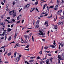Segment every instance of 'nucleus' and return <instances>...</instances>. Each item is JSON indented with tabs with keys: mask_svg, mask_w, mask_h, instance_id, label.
Masks as SVG:
<instances>
[{
	"mask_svg": "<svg viewBox=\"0 0 64 64\" xmlns=\"http://www.w3.org/2000/svg\"><path fill=\"white\" fill-rule=\"evenodd\" d=\"M50 8L54 9V10H57V8H56V6L55 7H54V6H51L50 7H49V8L50 9Z\"/></svg>",
	"mask_w": 64,
	"mask_h": 64,
	"instance_id": "nucleus-1",
	"label": "nucleus"
},
{
	"mask_svg": "<svg viewBox=\"0 0 64 64\" xmlns=\"http://www.w3.org/2000/svg\"><path fill=\"white\" fill-rule=\"evenodd\" d=\"M56 45V43H55V40H54V45L50 46L51 47H52V48H55V46Z\"/></svg>",
	"mask_w": 64,
	"mask_h": 64,
	"instance_id": "nucleus-2",
	"label": "nucleus"
},
{
	"mask_svg": "<svg viewBox=\"0 0 64 64\" xmlns=\"http://www.w3.org/2000/svg\"><path fill=\"white\" fill-rule=\"evenodd\" d=\"M57 4L56 6V8H57L58 7V6L59 5V2H60V1H59V0H57Z\"/></svg>",
	"mask_w": 64,
	"mask_h": 64,
	"instance_id": "nucleus-3",
	"label": "nucleus"
},
{
	"mask_svg": "<svg viewBox=\"0 0 64 64\" xmlns=\"http://www.w3.org/2000/svg\"><path fill=\"white\" fill-rule=\"evenodd\" d=\"M39 32L40 33L41 35H42V36H44V35H45L44 34L43 32H42L41 31L39 30Z\"/></svg>",
	"mask_w": 64,
	"mask_h": 64,
	"instance_id": "nucleus-4",
	"label": "nucleus"
},
{
	"mask_svg": "<svg viewBox=\"0 0 64 64\" xmlns=\"http://www.w3.org/2000/svg\"><path fill=\"white\" fill-rule=\"evenodd\" d=\"M58 58L60 60H63V59L61 58V57L60 56V55H58Z\"/></svg>",
	"mask_w": 64,
	"mask_h": 64,
	"instance_id": "nucleus-5",
	"label": "nucleus"
},
{
	"mask_svg": "<svg viewBox=\"0 0 64 64\" xmlns=\"http://www.w3.org/2000/svg\"><path fill=\"white\" fill-rule=\"evenodd\" d=\"M15 35L14 37V39H15L16 37V36H17V34H18V33H17V32H16L15 33Z\"/></svg>",
	"mask_w": 64,
	"mask_h": 64,
	"instance_id": "nucleus-6",
	"label": "nucleus"
},
{
	"mask_svg": "<svg viewBox=\"0 0 64 64\" xmlns=\"http://www.w3.org/2000/svg\"><path fill=\"white\" fill-rule=\"evenodd\" d=\"M16 60L17 62H18L20 60V58L18 57H17Z\"/></svg>",
	"mask_w": 64,
	"mask_h": 64,
	"instance_id": "nucleus-7",
	"label": "nucleus"
},
{
	"mask_svg": "<svg viewBox=\"0 0 64 64\" xmlns=\"http://www.w3.org/2000/svg\"><path fill=\"white\" fill-rule=\"evenodd\" d=\"M12 30V29H10V28H8L7 29V31H8V32H10V31H11Z\"/></svg>",
	"mask_w": 64,
	"mask_h": 64,
	"instance_id": "nucleus-8",
	"label": "nucleus"
},
{
	"mask_svg": "<svg viewBox=\"0 0 64 64\" xmlns=\"http://www.w3.org/2000/svg\"><path fill=\"white\" fill-rule=\"evenodd\" d=\"M61 12H62V10H60L57 12V14H59Z\"/></svg>",
	"mask_w": 64,
	"mask_h": 64,
	"instance_id": "nucleus-9",
	"label": "nucleus"
},
{
	"mask_svg": "<svg viewBox=\"0 0 64 64\" xmlns=\"http://www.w3.org/2000/svg\"><path fill=\"white\" fill-rule=\"evenodd\" d=\"M29 6V4H28L26 6L24 7L25 8H28Z\"/></svg>",
	"mask_w": 64,
	"mask_h": 64,
	"instance_id": "nucleus-10",
	"label": "nucleus"
},
{
	"mask_svg": "<svg viewBox=\"0 0 64 64\" xmlns=\"http://www.w3.org/2000/svg\"><path fill=\"white\" fill-rule=\"evenodd\" d=\"M64 18V16H62L60 17V18H59V19H63Z\"/></svg>",
	"mask_w": 64,
	"mask_h": 64,
	"instance_id": "nucleus-11",
	"label": "nucleus"
},
{
	"mask_svg": "<svg viewBox=\"0 0 64 64\" xmlns=\"http://www.w3.org/2000/svg\"><path fill=\"white\" fill-rule=\"evenodd\" d=\"M46 64H49V60L47 59L46 60Z\"/></svg>",
	"mask_w": 64,
	"mask_h": 64,
	"instance_id": "nucleus-12",
	"label": "nucleus"
},
{
	"mask_svg": "<svg viewBox=\"0 0 64 64\" xmlns=\"http://www.w3.org/2000/svg\"><path fill=\"white\" fill-rule=\"evenodd\" d=\"M34 9H34V8H32L30 10V12H32V11H33L34 10Z\"/></svg>",
	"mask_w": 64,
	"mask_h": 64,
	"instance_id": "nucleus-13",
	"label": "nucleus"
},
{
	"mask_svg": "<svg viewBox=\"0 0 64 64\" xmlns=\"http://www.w3.org/2000/svg\"><path fill=\"white\" fill-rule=\"evenodd\" d=\"M64 0H62V1H61L60 3L62 5V4L64 3Z\"/></svg>",
	"mask_w": 64,
	"mask_h": 64,
	"instance_id": "nucleus-14",
	"label": "nucleus"
},
{
	"mask_svg": "<svg viewBox=\"0 0 64 64\" xmlns=\"http://www.w3.org/2000/svg\"><path fill=\"white\" fill-rule=\"evenodd\" d=\"M9 13L10 15H12L13 14V12L12 11H10Z\"/></svg>",
	"mask_w": 64,
	"mask_h": 64,
	"instance_id": "nucleus-15",
	"label": "nucleus"
},
{
	"mask_svg": "<svg viewBox=\"0 0 64 64\" xmlns=\"http://www.w3.org/2000/svg\"><path fill=\"white\" fill-rule=\"evenodd\" d=\"M45 63V62L44 61H42V62H40V64H43V63Z\"/></svg>",
	"mask_w": 64,
	"mask_h": 64,
	"instance_id": "nucleus-16",
	"label": "nucleus"
},
{
	"mask_svg": "<svg viewBox=\"0 0 64 64\" xmlns=\"http://www.w3.org/2000/svg\"><path fill=\"white\" fill-rule=\"evenodd\" d=\"M54 29H55L57 30V26H54V28H53Z\"/></svg>",
	"mask_w": 64,
	"mask_h": 64,
	"instance_id": "nucleus-17",
	"label": "nucleus"
},
{
	"mask_svg": "<svg viewBox=\"0 0 64 64\" xmlns=\"http://www.w3.org/2000/svg\"><path fill=\"white\" fill-rule=\"evenodd\" d=\"M47 6V4H45L44 6V7H43V9H45V7H46Z\"/></svg>",
	"mask_w": 64,
	"mask_h": 64,
	"instance_id": "nucleus-18",
	"label": "nucleus"
},
{
	"mask_svg": "<svg viewBox=\"0 0 64 64\" xmlns=\"http://www.w3.org/2000/svg\"><path fill=\"white\" fill-rule=\"evenodd\" d=\"M44 49H48V46H45L44 48Z\"/></svg>",
	"mask_w": 64,
	"mask_h": 64,
	"instance_id": "nucleus-19",
	"label": "nucleus"
},
{
	"mask_svg": "<svg viewBox=\"0 0 64 64\" xmlns=\"http://www.w3.org/2000/svg\"><path fill=\"white\" fill-rule=\"evenodd\" d=\"M57 16H56L55 17L54 19V21H56V19H57Z\"/></svg>",
	"mask_w": 64,
	"mask_h": 64,
	"instance_id": "nucleus-20",
	"label": "nucleus"
},
{
	"mask_svg": "<svg viewBox=\"0 0 64 64\" xmlns=\"http://www.w3.org/2000/svg\"><path fill=\"white\" fill-rule=\"evenodd\" d=\"M46 57H47V56H46L45 58H42V59L41 60V61H43V60H45V59H46Z\"/></svg>",
	"mask_w": 64,
	"mask_h": 64,
	"instance_id": "nucleus-21",
	"label": "nucleus"
},
{
	"mask_svg": "<svg viewBox=\"0 0 64 64\" xmlns=\"http://www.w3.org/2000/svg\"><path fill=\"white\" fill-rule=\"evenodd\" d=\"M6 39H7V34H5V40H6Z\"/></svg>",
	"mask_w": 64,
	"mask_h": 64,
	"instance_id": "nucleus-22",
	"label": "nucleus"
},
{
	"mask_svg": "<svg viewBox=\"0 0 64 64\" xmlns=\"http://www.w3.org/2000/svg\"><path fill=\"white\" fill-rule=\"evenodd\" d=\"M42 50H41L40 52L39 53V54H40V55H42Z\"/></svg>",
	"mask_w": 64,
	"mask_h": 64,
	"instance_id": "nucleus-23",
	"label": "nucleus"
},
{
	"mask_svg": "<svg viewBox=\"0 0 64 64\" xmlns=\"http://www.w3.org/2000/svg\"><path fill=\"white\" fill-rule=\"evenodd\" d=\"M30 59H33L34 58H35V57H30Z\"/></svg>",
	"mask_w": 64,
	"mask_h": 64,
	"instance_id": "nucleus-24",
	"label": "nucleus"
},
{
	"mask_svg": "<svg viewBox=\"0 0 64 64\" xmlns=\"http://www.w3.org/2000/svg\"><path fill=\"white\" fill-rule=\"evenodd\" d=\"M39 27V25H37L36 27V28H38Z\"/></svg>",
	"mask_w": 64,
	"mask_h": 64,
	"instance_id": "nucleus-25",
	"label": "nucleus"
},
{
	"mask_svg": "<svg viewBox=\"0 0 64 64\" xmlns=\"http://www.w3.org/2000/svg\"><path fill=\"white\" fill-rule=\"evenodd\" d=\"M38 4V1H37L36 2H35V4L37 5V4Z\"/></svg>",
	"mask_w": 64,
	"mask_h": 64,
	"instance_id": "nucleus-26",
	"label": "nucleus"
},
{
	"mask_svg": "<svg viewBox=\"0 0 64 64\" xmlns=\"http://www.w3.org/2000/svg\"><path fill=\"white\" fill-rule=\"evenodd\" d=\"M13 16H16V13H15V14H13Z\"/></svg>",
	"mask_w": 64,
	"mask_h": 64,
	"instance_id": "nucleus-27",
	"label": "nucleus"
},
{
	"mask_svg": "<svg viewBox=\"0 0 64 64\" xmlns=\"http://www.w3.org/2000/svg\"><path fill=\"white\" fill-rule=\"evenodd\" d=\"M19 16H18V17L17 18V19L18 20H19V19H20V18H21V16H20V18L19 17Z\"/></svg>",
	"mask_w": 64,
	"mask_h": 64,
	"instance_id": "nucleus-28",
	"label": "nucleus"
},
{
	"mask_svg": "<svg viewBox=\"0 0 64 64\" xmlns=\"http://www.w3.org/2000/svg\"><path fill=\"white\" fill-rule=\"evenodd\" d=\"M52 60H53V58H51L50 59V60L51 62H52Z\"/></svg>",
	"mask_w": 64,
	"mask_h": 64,
	"instance_id": "nucleus-29",
	"label": "nucleus"
},
{
	"mask_svg": "<svg viewBox=\"0 0 64 64\" xmlns=\"http://www.w3.org/2000/svg\"><path fill=\"white\" fill-rule=\"evenodd\" d=\"M29 46L28 45L25 47L26 48H29Z\"/></svg>",
	"mask_w": 64,
	"mask_h": 64,
	"instance_id": "nucleus-30",
	"label": "nucleus"
},
{
	"mask_svg": "<svg viewBox=\"0 0 64 64\" xmlns=\"http://www.w3.org/2000/svg\"><path fill=\"white\" fill-rule=\"evenodd\" d=\"M20 20H19L17 22H16V24H18V23L19 24V23H20Z\"/></svg>",
	"mask_w": 64,
	"mask_h": 64,
	"instance_id": "nucleus-31",
	"label": "nucleus"
},
{
	"mask_svg": "<svg viewBox=\"0 0 64 64\" xmlns=\"http://www.w3.org/2000/svg\"><path fill=\"white\" fill-rule=\"evenodd\" d=\"M60 46H61L62 47L63 46V44H62L60 43Z\"/></svg>",
	"mask_w": 64,
	"mask_h": 64,
	"instance_id": "nucleus-32",
	"label": "nucleus"
},
{
	"mask_svg": "<svg viewBox=\"0 0 64 64\" xmlns=\"http://www.w3.org/2000/svg\"><path fill=\"white\" fill-rule=\"evenodd\" d=\"M8 40L9 41H10V40H11V37H10L8 38Z\"/></svg>",
	"mask_w": 64,
	"mask_h": 64,
	"instance_id": "nucleus-33",
	"label": "nucleus"
},
{
	"mask_svg": "<svg viewBox=\"0 0 64 64\" xmlns=\"http://www.w3.org/2000/svg\"><path fill=\"white\" fill-rule=\"evenodd\" d=\"M52 16H48L47 17V18H48V19H50V18H51L52 17Z\"/></svg>",
	"mask_w": 64,
	"mask_h": 64,
	"instance_id": "nucleus-34",
	"label": "nucleus"
},
{
	"mask_svg": "<svg viewBox=\"0 0 64 64\" xmlns=\"http://www.w3.org/2000/svg\"><path fill=\"white\" fill-rule=\"evenodd\" d=\"M47 24H48V22H47V21H46L45 22L44 25H46Z\"/></svg>",
	"mask_w": 64,
	"mask_h": 64,
	"instance_id": "nucleus-35",
	"label": "nucleus"
},
{
	"mask_svg": "<svg viewBox=\"0 0 64 64\" xmlns=\"http://www.w3.org/2000/svg\"><path fill=\"white\" fill-rule=\"evenodd\" d=\"M46 14V12H44L42 13V14Z\"/></svg>",
	"mask_w": 64,
	"mask_h": 64,
	"instance_id": "nucleus-36",
	"label": "nucleus"
},
{
	"mask_svg": "<svg viewBox=\"0 0 64 64\" xmlns=\"http://www.w3.org/2000/svg\"><path fill=\"white\" fill-rule=\"evenodd\" d=\"M16 53H14V57H16Z\"/></svg>",
	"mask_w": 64,
	"mask_h": 64,
	"instance_id": "nucleus-37",
	"label": "nucleus"
},
{
	"mask_svg": "<svg viewBox=\"0 0 64 64\" xmlns=\"http://www.w3.org/2000/svg\"><path fill=\"white\" fill-rule=\"evenodd\" d=\"M19 44L18 43H17L15 45V46H19Z\"/></svg>",
	"mask_w": 64,
	"mask_h": 64,
	"instance_id": "nucleus-38",
	"label": "nucleus"
},
{
	"mask_svg": "<svg viewBox=\"0 0 64 64\" xmlns=\"http://www.w3.org/2000/svg\"><path fill=\"white\" fill-rule=\"evenodd\" d=\"M46 8L48 10V11H49V7L47 6L46 7Z\"/></svg>",
	"mask_w": 64,
	"mask_h": 64,
	"instance_id": "nucleus-39",
	"label": "nucleus"
},
{
	"mask_svg": "<svg viewBox=\"0 0 64 64\" xmlns=\"http://www.w3.org/2000/svg\"><path fill=\"white\" fill-rule=\"evenodd\" d=\"M60 25H63V22H60Z\"/></svg>",
	"mask_w": 64,
	"mask_h": 64,
	"instance_id": "nucleus-40",
	"label": "nucleus"
},
{
	"mask_svg": "<svg viewBox=\"0 0 64 64\" xmlns=\"http://www.w3.org/2000/svg\"><path fill=\"white\" fill-rule=\"evenodd\" d=\"M32 40L33 42H34V38H33V36H32Z\"/></svg>",
	"mask_w": 64,
	"mask_h": 64,
	"instance_id": "nucleus-41",
	"label": "nucleus"
},
{
	"mask_svg": "<svg viewBox=\"0 0 64 64\" xmlns=\"http://www.w3.org/2000/svg\"><path fill=\"white\" fill-rule=\"evenodd\" d=\"M46 52L48 53H49V54H50V53H51V52L50 51L48 52V51H46Z\"/></svg>",
	"mask_w": 64,
	"mask_h": 64,
	"instance_id": "nucleus-42",
	"label": "nucleus"
},
{
	"mask_svg": "<svg viewBox=\"0 0 64 64\" xmlns=\"http://www.w3.org/2000/svg\"><path fill=\"white\" fill-rule=\"evenodd\" d=\"M22 56V55H21V54H20L18 56V57H19V58H21V57Z\"/></svg>",
	"mask_w": 64,
	"mask_h": 64,
	"instance_id": "nucleus-43",
	"label": "nucleus"
},
{
	"mask_svg": "<svg viewBox=\"0 0 64 64\" xmlns=\"http://www.w3.org/2000/svg\"><path fill=\"white\" fill-rule=\"evenodd\" d=\"M4 35H5V32H4L2 34V36H4Z\"/></svg>",
	"mask_w": 64,
	"mask_h": 64,
	"instance_id": "nucleus-44",
	"label": "nucleus"
},
{
	"mask_svg": "<svg viewBox=\"0 0 64 64\" xmlns=\"http://www.w3.org/2000/svg\"><path fill=\"white\" fill-rule=\"evenodd\" d=\"M39 21H37V22H36V24H39Z\"/></svg>",
	"mask_w": 64,
	"mask_h": 64,
	"instance_id": "nucleus-45",
	"label": "nucleus"
},
{
	"mask_svg": "<svg viewBox=\"0 0 64 64\" xmlns=\"http://www.w3.org/2000/svg\"><path fill=\"white\" fill-rule=\"evenodd\" d=\"M11 55V53H9L8 54V56H10Z\"/></svg>",
	"mask_w": 64,
	"mask_h": 64,
	"instance_id": "nucleus-46",
	"label": "nucleus"
},
{
	"mask_svg": "<svg viewBox=\"0 0 64 64\" xmlns=\"http://www.w3.org/2000/svg\"><path fill=\"white\" fill-rule=\"evenodd\" d=\"M5 46H3L2 47H1V49H2V48H4V47H5Z\"/></svg>",
	"mask_w": 64,
	"mask_h": 64,
	"instance_id": "nucleus-47",
	"label": "nucleus"
},
{
	"mask_svg": "<svg viewBox=\"0 0 64 64\" xmlns=\"http://www.w3.org/2000/svg\"><path fill=\"white\" fill-rule=\"evenodd\" d=\"M1 4L2 5H4V4L2 2H1Z\"/></svg>",
	"mask_w": 64,
	"mask_h": 64,
	"instance_id": "nucleus-48",
	"label": "nucleus"
},
{
	"mask_svg": "<svg viewBox=\"0 0 64 64\" xmlns=\"http://www.w3.org/2000/svg\"><path fill=\"white\" fill-rule=\"evenodd\" d=\"M2 25H4L5 24V22H4L2 23Z\"/></svg>",
	"mask_w": 64,
	"mask_h": 64,
	"instance_id": "nucleus-49",
	"label": "nucleus"
},
{
	"mask_svg": "<svg viewBox=\"0 0 64 64\" xmlns=\"http://www.w3.org/2000/svg\"><path fill=\"white\" fill-rule=\"evenodd\" d=\"M15 47H14V48H17V47H18V46H15Z\"/></svg>",
	"mask_w": 64,
	"mask_h": 64,
	"instance_id": "nucleus-50",
	"label": "nucleus"
},
{
	"mask_svg": "<svg viewBox=\"0 0 64 64\" xmlns=\"http://www.w3.org/2000/svg\"><path fill=\"white\" fill-rule=\"evenodd\" d=\"M24 43H25V44H26L27 43V41H26V40L25 42H24Z\"/></svg>",
	"mask_w": 64,
	"mask_h": 64,
	"instance_id": "nucleus-51",
	"label": "nucleus"
},
{
	"mask_svg": "<svg viewBox=\"0 0 64 64\" xmlns=\"http://www.w3.org/2000/svg\"><path fill=\"white\" fill-rule=\"evenodd\" d=\"M48 56H51V54H48Z\"/></svg>",
	"mask_w": 64,
	"mask_h": 64,
	"instance_id": "nucleus-52",
	"label": "nucleus"
},
{
	"mask_svg": "<svg viewBox=\"0 0 64 64\" xmlns=\"http://www.w3.org/2000/svg\"><path fill=\"white\" fill-rule=\"evenodd\" d=\"M62 56H63V57H62V59L63 60V59H64V55H63V54L62 55Z\"/></svg>",
	"mask_w": 64,
	"mask_h": 64,
	"instance_id": "nucleus-53",
	"label": "nucleus"
},
{
	"mask_svg": "<svg viewBox=\"0 0 64 64\" xmlns=\"http://www.w3.org/2000/svg\"><path fill=\"white\" fill-rule=\"evenodd\" d=\"M25 50H26L27 51H29V48H28L27 49H24Z\"/></svg>",
	"mask_w": 64,
	"mask_h": 64,
	"instance_id": "nucleus-54",
	"label": "nucleus"
},
{
	"mask_svg": "<svg viewBox=\"0 0 64 64\" xmlns=\"http://www.w3.org/2000/svg\"><path fill=\"white\" fill-rule=\"evenodd\" d=\"M24 20H22V24L23 23V22H24Z\"/></svg>",
	"mask_w": 64,
	"mask_h": 64,
	"instance_id": "nucleus-55",
	"label": "nucleus"
},
{
	"mask_svg": "<svg viewBox=\"0 0 64 64\" xmlns=\"http://www.w3.org/2000/svg\"><path fill=\"white\" fill-rule=\"evenodd\" d=\"M33 61H34L33 60H30L29 61V62H33Z\"/></svg>",
	"mask_w": 64,
	"mask_h": 64,
	"instance_id": "nucleus-56",
	"label": "nucleus"
},
{
	"mask_svg": "<svg viewBox=\"0 0 64 64\" xmlns=\"http://www.w3.org/2000/svg\"><path fill=\"white\" fill-rule=\"evenodd\" d=\"M13 27V24H12L11 26V27L12 28Z\"/></svg>",
	"mask_w": 64,
	"mask_h": 64,
	"instance_id": "nucleus-57",
	"label": "nucleus"
},
{
	"mask_svg": "<svg viewBox=\"0 0 64 64\" xmlns=\"http://www.w3.org/2000/svg\"><path fill=\"white\" fill-rule=\"evenodd\" d=\"M37 58L38 59H40V57L38 56L37 57Z\"/></svg>",
	"mask_w": 64,
	"mask_h": 64,
	"instance_id": "nucleus-58",
	"label": "nucleus"
},
{
	"mask_svg": "<svg viewBox=\"0 0 64 64\" xmlns=\"http://www.w3.org/2000/svg\"><path fill=\"white\" fill-rule=\"evenodd\" d=\"M25 38H26V39H27V36H25Z\"/></svg>",
	"mask_w": 64,
	"mask_h": 64,
	"instance_id": "nucleus-59",
	"label": "nucleus"
},
{
	"mask_svg": "<svg viewBox=\"0 0 64 64\" xmlns=\"http://www.w3.org/2000/svg\"><path fill=\"white\" fill-rule=\"evenodd\" d=\"M12 21L13 22H15V20L14 19L12 20Z\"/></svg>",
	"mask_w": 64,
	"mask_h": 64,
	"instance_id": "nucleus-60",
	"label": "nucleus"
},
{
	"mask_svg": "<svg viewBox=\"0 0 64 64\" xmlns=\"http://www.w3.org/2000/svg\"><path fill=\"white\" fill-rule=\"evenodd\" d=\"M9 6V5L8 4H6V8H7L8 7V6Z\"/></svg>",
	"mask_w": 64,
	"mask_h": 64,
	"instance_id": "nucleus-61",
	"label": "nucleus"
},
{
	"mask_svg": "<svg viewBox=\"0 0 64 64\" xmlns=\"http://www.w3.org/2000/svg\"><path fill=\"white\" fill-rule=\"evenodd\" d=\"M8 27H10V25L8 24Z\"/></svg>",
	"mask_w": 64,
	"mask_h": 64,
	"instance_id": "nucleus-62",
	"label": "nucleus"
},
{
	"mask_svg": "<svg viewBox=\"0 0 64 64\" xmlns=\"http://www.w3.org/2000/svg\"><path fill=\"white\" fill-rule=\"evenodd\" d=\"M48 15V14H47L44 15V16H47Z\"/></svg>",
	"mask_w": 64,
	"mask_h": 64,
	"instance_id": "nucleus-63",
	"label": "nucleus"
},
{
	"mask_svg": "<svg viewBox=\"0 0 64 64\" xmlns=\"http://www.w3.org/2000/svg\"><path fill=\"white\" fill-rule=\"evenodd\" d=\"M25 46V45H22L21 46Z\"/></svg>",
	"mask_w": 64,
	"mask_h": 64,
	"instance_id": "nucleus-64",
	"label": "nucleus"
}]
</instances>
